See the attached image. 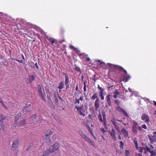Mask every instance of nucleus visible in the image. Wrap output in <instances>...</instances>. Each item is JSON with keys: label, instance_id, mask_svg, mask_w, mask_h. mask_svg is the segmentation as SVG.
Segmentation results:
<instances>
[{"label": "nucleus", "instance_id": "nucleus-35", "mask_svg": "<svg viewBox=\"0 0 156 156\" xmlns=\"http://www.w3.org/2000/svg\"><path fill=\"white\" fill-rule=\"evenodd\" d=\"M98 120L100 121L101 122H102V115L101 114H100L98 116Z\"/></svg>", "mask_w": 156, "mask_h": 156}, {"label": "nucleus", "instance_id": "nucleus-64", "mask_svg": "<svg viewBox=\"0 0 156 156\" xmlns=\"http://www.w3.org/2000/svg\"><path fill=\"white\" fill-rule=\"evenodd\" d=\"M5 126H3L1 127V129L2 130H4L5 129Z\"/></svg>", "mask_w": 156, "mask_h": 156}, {"label": "nucleus", "instance_id": "nucleus-1", "mask_svg": "<svg viewBox=\"0 0 156 156\" xmlns=\"http://www.w3.org/2000/svg\"><path fill=\"white\" fill-rule=\"evenodd\" d=\"M110 67L109 71L115 72V70H118L119 72L125 74V75L123 76V80L125 82H127L131 78L130 76L127 74V71L122 67L119 66L114 65L110 63H108Z\"/></svg>", "mask_w": 156, "mask_h": 156}, {"label": "nucleus", "instance_id": "nucleus-34", "mask_svg": "<svg viewBox=\"0 0 156 156\" xmlns=\"http://www.w3.org/2000/svg\"><path fill=\"white\" fill-rule=\"evenodd\" d=\"M122 112L123 115L124 116H126L128 118H129V116L128 113L124 110H123V111Z\"/></svg>", "mask_w": 156, "mask_h": 156}, {"label": "nucleus", "instance_id": "nucleus-59", "mask_svg": "<svg viewBox=\"0 0 156 156\" xmlns=\"http://www.w3.org/2000/svg\"><path fill=\"white\" fill-rule=\"evenodd\" d=\"M90 112L92 111L93 112H94V108L93 107L90 109Z\"/></svg>", "mask_w": 156, "mask_h": 156}, {"label": "nucleus", "instance_id": "nucleus-44", "mask_svg": "<svg viewBox=\"0 0 156 156\" xmlns=\"http://www.w3.org/2000/svg\"><path fill=\"white\" fill-rule=\"evenodd\" d=\"M87 55H85V54L84 53H81L80 54V56H82L83 57H86Z\"/></svg>", "mask_w": 156, "mask_h": 156}, {"label": "nucleus", "instance_id": "nucleus-54", "mask_svg": "<svg viewBox=\"0 0 156 156\" xmlns=\"http://www.w3.org/2000/svg\"><path fill=\"white\" fill-rule=\"evenodd\" d=\"M14 59L16 60L17 61L19 62L20 63H23V61L22 60H19L17 59Z\"/></svg>", "mask_w": 156, "mask_h": 156}, {"label": "nucleus", "instance_id": "nucleus-48", "mask_svg": "<svg viewBox=\"0 0 156 156\" xmlns=\"http://www.w3.org/2000/svg\"><path fill=\"white\" fill-rule=\"evenodd\" d=\"M142 128H144V129H147V127L146 125L145 124H144L142 125L141 126Z\"/></svg>", "mask_w": 156, "mask_h": 156}, {"label": "nucleus", "instance_id": "nucleus-4", "mask_svg": "<svg viewBox=\"0 0 156 156\" xmlns=\"http://www.w3.org/2000/svg\"><path fill=\"white\" fill-rule=\"evenodd\" d=\"M75 108H76L77 110L79 115H82L83 117L85 116V114L84 113L85 111L83 106L81 107H79L76 105L75 106Z\"/></svg>", "mask_w": 156, "mask_h": 156}, {"label": "nucleus", "instance_id": "nucleus-11", "mask_svg": "<svg viewBox=\"0 0 156 156\" xmlns=\"http://www.w3.org/2000/svg\"><path fill=\"white\" fill-rule=\"evenodd\" d=\"M109 133L111 135V136L112 137V138L114 140H116V137L115 136V130L112 128V130L111 131H109Z\"/></svg>", "mask_w": 156, "mask_h": 156}, {"label": "nucleus", "instance_id": "nucleus-6", "mask_svg": "<svg viewBox=\"0 0 156 156\" xmlns=\"http://www.w3.org/2000/svg\"><path fill=\"white\" fill-rule=\"evenodd\" d=\"M116 121V119H113L111 120V122L114 126L115 128L118 132H119L120 131L119 126Z\"/></svg>", "mask_w": 156, "mask_h": 156}, {"label": "nucleus", "instance_id": "nucleus-47", "mask_svg": "<svg viewBox=\"0 0 156 156\" xmlns=\"http://www.w3.org/2000/svg\"><path fill=\"white\" fill-rule=\"evenodd\" d=\"M0 103L2 104V105L4 106V107L5 108V109H7V107H6V106L5 105V104H4V103L2 101H1V100H0Z\"/></svg>", "mask_w": 156, "mask_h": 156}, {"label": "nucleus", "instance_id": "nucleus-5", "mask_svg": "<svg viewBox=\"0 0 156 156\" xmlns=\"http://www.w3.org/2000/svg\"><path fill=\"white\" fill-rule=\"evenodd\" d=\"M133 123L132 126V131L133 133L135 134H137V125L138 123L135 121H133Z\"/></svg>", "mask_w": 156, "mask_h": 156}, {"label": "nucleus", "instance_id": "nucleus-36", "mask_svg": "<svg viewBox=\"0 0 156 156\" xmlns=\"http://www.w3.org/2000/svg\"><path fill=\"white\" fill-rule=\"evenodd\" d=\"M39 94L41 96V98L42 99L44 100V101H45V98L44 94L42 93Z\"/></svg>", "mask_w": 156, "mask_h": 156}, {"label": "nucleus", "instance_id": "nucleus-50", "mask_svg": "<svg viewBox=\"0 0 156 156\" xmlns=\"http://www.w3.org/2000/svg\"><path fill=\"white\" fill-rule=\"evenodd\" d=\"M75 103H77L78 104H79L80 103V100L79 99H75Z\"/></svg>", "mask_w": 156, "mask_h": 156}, {"label": "nucleus", "instance_id": "nucleus-20", "mask_svg": "<svg viewBox=\"0 0 156 156\" xmlns=\"http://www.w3.org/2000/svg\"><path fill=\"white\" fill-rule=\"evenodd\" d=\"M26 120L25 119H23V120H21L19 123V126L20 127H22L26 125Z\"/></svg>", "mask_w": 156, "mask_h": 156}, {"label": "nucleus", "instance_id": "nucleus-18", "mask_svg": "<svg viewBox=\"0 0 156 156\" xmlns=\"http://www.w3.org/2000/svg\"><path fill=\"white\" fill-rule=\"evenodd\" d=\"M86 126L88 129V130L90 133L92 135V136H93V137L95 139V140H96L97 139L96 137L94 135V134L93 133V131L90 128V127L87 125H86Z\"/></svg>", "mask_w": 156, "mask_h": 156}, {"label": "nucleus", "instance_id": "nucleus-33", "mask_svg": "<svg viewBox=\"0 0 156 156\" xmlns=\"http://www.w3.org/2000/svg\"><path fill=\"white\" fill-rule=\"evenodd\" d=\"M98 98V97L97 94V93H94V95L92 96L91 99L92 100H94L95 98L97 99Z\"/></svg>", "mask_w": 156, "mask_h": 156}, {"label": "nucleus", "instance_id": "nucleus-53", "mask_svg": "<svg viewBox=\"0 0 156 156\" xmlns=\"http://www.w3.org/2000/svg\"><path fill=\"white\" fill-rule=\"evenodd\" d=\"M57 122L58 123V124L60 125H62V123L61 121L59 119H58L56 120Z\"/></svg>", "mask_w": 156, "mask_h": 156}, {"label": "nucleus", "instance_id": "nucleus-41", "mask_svg": "<svg viewBox=\"0 0 156 156\" xmlns=\"http://www.w3.org/2000/svg\"><path fill=\"white\" fill-rule=\"evenodd\" d=\"M134 142L135 145V147H137V141L136 140L135 138L134 139Z\"/></svg>", "mask_w": 156, "mask_h": 156}, {"label": "nucleus", "instance_id": "nucleus-37", "mask_svg": "<svg viewBox=\"0 0 156 156\" xmlns=\"http://www.w3.org/2000/svg\"><path fill=\"white\" fill-rule=\"evenodd\" d=\"M116 109L117 111L122 112L124 109L119 107H116Z\"/></svg>", "mask_w": 156, "mask_h": 156}, {"label": "nucleus", "instance_id": "nucleus-10", "mask_svg": "<svg viewBox=\"0 0 156 156\" xmlns=\"http://www.w3.org/2000/svg\"><path fill=\"white\" fill-rule=\"evenodd\" d=\"M141 119L142 120H145L146 123L149 122V116L145 114H143L141 116Z\"/></svg>", "mask_w": 156, "mask_h": 156}, {"label": "nucleus", "instance_id": "nucleus-62", "mask_svg": "<svg viewBox=\"0 0 156 156\" xmlns=\"http://www.w3.org/2000/svg\"><path fill=\"white\" fill-rule=\"evenodd\" d=\"M2 123L0 124V126L1 127L3 126H5V123L3 122H1Z\"/></svg>", "mask_w": 156, "mask_h": 156}, {"label": "nucleus", "instance_id": "nucleus-9", "mask_svg": "<svg viewBox=\"0 0 156 156\" xmlns=\"http://www.w3.org/2000/svg\"><path fill=\"white\" fill-rule=\"evenodd\" d=\"M111 95L109 94H108L107 95L106 97V101L108 104V105H106V107H111L112 106V103L110 98V97Z\"/></svg>", "mask_w": 156, "mask_h": 156}, {"label": "nucleus", "instance_id": "nucleus-38", "mask_svg": "<svg viewBox=\"0 0 156 156\" xmlns=\"http://www.w3.org/2000/svg\"><path fill=\"white\" fill-rule=\"evenodd\" d=\"M120 144L119 145L120 147L122 149L124 147V143L122 142V141H120Z\"/></svg>", "mask_w": 156, "mask_h": 156}, {"label": "nucleus", "instance_id": "nucleus-7", "mask_svg": "<svg viewBox=\"0 0 156 156\" xmlns=\"http://www.w3.org/2000/svg\"><path fill=\"white\" fill-rule=\"evenodd\" d=\"M64 75L65 76V85L66 86V89L68 88L69 87V75H67L65 73H63Z\"/></svg>", "mask_w": 156, "mask_h": 156}, {"label": "nucleus", "instance_id": "nucleus-56", "mask_svg": "<svg viewBox=\"0 0 156 156\" xmlns=\"http://www.w3.org/2000/svg\"><path fill=\"white\" fill-rule=\"evenodd\" d=\"M114 102L116 104H119V101L118 100H115L114 101Z\"/></svg>", "mask_w": 156, "mask_h": 156}, {"label": "nucleus", "instance_id": "nucleus-12", "mask_svg": "<svg viewBox=\"0 0 156 156\" xmlns=\"http://www.w3.org/2000/svg\"><path fill=\"white\" fill-rule=\"evenodd\" d=\"M148 136L150 140L151 143L153 144L154 142H156V137L155 135H148Z\"/></svg>", "mask_w": 156, "mask_h": 156}, {"label": "nucleus", "instance_id": "nucleus-51", "mask_svg": "<svg viewBox=\"0 0 156 156\" xmlns=\"http://www.w3.org/2000/svg\"><path fill=\"white\" fill-rule=\"evenodd\" d=\"M141 148L143 150H146L147 151V148H149V147H148V146H146L145 147H141Z\"/></svg>", "mask_w": 156, "mask_h": 156}, {"label": "nucleus", "instance_id": "nucleus-15", "mask_svg": "<svg viewBox=\"0 0 156 156\" xmlns=\"http://www.w3.org/2000/svg\"><path fill=\"white\" fill-rule=\"evenodd\" d=\"M19 145V142L18 140H15L13 141L12 144V147L14 148H17L18 147Z\"/></svg>", "mask_w": 156, "mask_h": 156}, {"label": "nucleus", "instance_id": "nucleus-14", "mask_svg": "<svg viewBox=\"0 0 156 156\" xmlns=\"http://www.w3.org/2000/svg\"><path fill=\"white\" fill-rule=\"evenodd\" d=\"M54 130L53 129L48 130L45 133V136L50 137V136L51 135L54 133Z\"/></svg>", "mask_w": 156, "mask_h": 156}, {"label": "nucleus", "instance_id": "nucleus-24", "mask_svg": "<svg viewBox=\"0 0 156 156\" xmlns=\"http://www.w3.org/2000/svg\"><path fill=\"white\" fill-rule=\"evenodd\" d=\"M7 118L6 116L4 115H1L0 116V122H2L5 120Z\"/></svg>", "mask_w": 156, "mask_h": 156}, {"label": "nucleus", "instance_id": "nucleus-49", "mask_svg": "<svg viewBox=\"0 0 156 156\" xmlns=\"http://www.w3.org/2000/svg\"><path fill=\"white\" fill-rule=\"evenodd\" d=\"M105 126H107V122L106 120H103L102 122Z\"/></svg>", "mask_w": 156, "mask_h": 156}, {"label": "nucleus", "instance_id": "nucleus-13", "mask_svg": "<svg viewBox=\"0 0 156 156\" xmlns=\"http://www.w3.org/2000/svg\"><path fill=\"white\" fill-rule=\"evenodd\" d=\"M94 107L96 111L98 110V108L100 107L99 101L98 98L95 100L94 104Z\"/></svg>", "mask_w": 156, "mask_h": 156}, {"label": "nucleus", "instance_id": "nucleus-22", "mask_svg": "<svg viewBox=\"0 0 156 156\" xmlns=\"http://www.w3.org/2000/svg\"><path fill=\"white\" fill-rule=\"evenodd\" d=\"M64 86L63 83L62 81L59 83V86L58 87V88L60 90L63 88Z\"/></svg>", "mask_w": 156, "mask_h": 156}, {"label": "nucleus", "instance_id": "nucleus-19", "mask_svg": "<svg viewBox=\"0 0 156 156\" xmlns=\"http://www.w3.org/2000/svg\"><path fill=\"white\" fill-rule=\"evenodd\" d=\"M121 132L126 137H127L128 136V132L126 129L125 128L122 129L121 130Z\"/></svg>", "mask_w": 156, "mask_h": 156}, {"label": "nucleus", "instance_id": "nucleus-2", "mask_svg": "<svg viewBox=\"0 0 156 156\" xmlns=\"http://www.w3.org/2000/svg\"><path fill=\"white\" fill-rule=\"evenodd\" d=\"M46 91V94H47V98L48 99V105L51 109L53 110L55 109V107L53 105V103L51 99L49 92L48 90H47Z\"/></svg>", "mask_w": 156, "mask_h": 156}, {"label": "nucleus", "instance_id": "nucleus-40", "mask_svg": "<svg viewBox=\"0 0 156 156\" xmlns=\"http://www.w3.org/2000/svg\"><path fill=\"white\" fill-rule=\"evenodd\" d=\"M98 88L99 90H101L100 91H102L104 92V89L102 88L101 87H100L99 85H98Z\"/></svg>", "mask_w": 156, "mask_h": 156}, {"label": "nucleus", "instance_id": "nucleus-45", "mask_svg": "<svg viewBox=\"0 0 156 156\" xmlns=\"http://www.w3.org/2000/svg\"><path fill=\"white\" fill-rule=\"evenodd\" d=\"M31 106V104L30 103L29 104H26L25 106V107L26 108H29Z\"/></svg>", "mask_w": 156, "mask_h": 156}, {"label": "nucleus", "instance_id": "nucleus-61", "mask_svg": "<svg viewBox=\"0 0 156 156\" xmlns=\"http://www.w3.org/2000/svg\"><path fill=\"white\" fill-rule=\"evenodd\" d=\"M79 100L81 101H83L84 99L83 97L81 96L80 98L79 99Z\"/></svg>", "mask_w": 156, "mask_h": 156}, {"label": "nucleus", "instance_id": "nucleus-42", "mask_svg": "<svg viewBox=\"0 0 156 156\" xmlns=\"http://www.w3.org/2000/svg\"><path fill=\"white\" fill-rule=\"evenodd\" d=\"M130 152L129 151L125 150V154L126 156H129Z\"/></svg>", "mask_w": 156, "mask_h": 156}, {"label": "nucleus", "instance_id": "nucleus-55", "mask_svg": "<svg viewBox=\"0 0 156 156\" xmlns=\"http://www.w3.org/2000/svg\"><path fill=\"white\" fill-rule=\"evenodd\" d=\"M102 116H103V120H106L105 115V114H103Z\"/></svg>", "mask_w": 156, "mask_h": 156}, {"label": "nucleus", "instance_id": "nucleus-52", "mask_svg": "<svg viewBox=\"0 0 156 156\" xmlns=\"http://www.w3.org/2000/svg\"><path fill=\"white\" fill-rule=\"evenodd\" d=\"M37 117V115L36 114L33 115L31 116V118L32 119H35Z\"/></svg>", "mask_w": 156, "mask_h": 156}, {"label": "nucleus", "instance_id": "nucleus-29", "mask_svg": "<svg viewBox=\"0 0 156 156\" xmlns=\"http://www.w3.org/2000/svg\"><path fill=\"white\" fill-rule=\"evenodd\" d=\"M29 81L30 82H33L35 79V76L34 75H32L29 76Z\"/></svg>", "mask_w": 156, "mask_h": 156}, {"label": "nucleus", "instance_id": "nucleus-27", "mask_svg": "<svg viewBox=\"0 0 156 156\" xmlns=\"http://www.w3.org/2000/svg\"><path fill=\"white\" fill-rule=\"evenodd\" d=\"M46 140V142L48 145H50L51 144V140L50 137L45 136Z\"/></svg>", "mask_w": 156, "mask_h": 156}, {"label": "nucleus", "instance_id": "nucleus-17", "mask_svg": "<svg viewBox=\"0 0 156 156\" xmlns=\"http://www.w3.org/2000/svg\"><path fill=\"white\" fill-rule=\"evenodd\" d=\"M47 39L49 42L51 43L52 44L53 43L57 44L58 42L57 41L53 38L48 37L47 38Z\"/></svg>", "mask_w": 156, "mask_h": 156}, {"label": "nucleus", "instance_id": "nucleus-28", "mask_svg": "<svg viewBox=\"0 0 156 156\" xmlns=\"http://www.w3.org/2000/svg\"><path fill=\"white\" fill-rule=\"evenodd\" d=\"M39 119H40V120H38L37 122H39V123H42L43 121H44L43 123H44V124H45L46 123V121L45 120H43L42 119V117L41 116H39Z\"/></svg>", "mask_w": 156, "mask_h": 156}, {"label": "nucleus", "instance_id": "nucleus-39", "mask_svg": "<svg viewBox=\"0 0 156 156\" xmlns=\"http://www.w3.org/2000/svg\"><path fill=\"white\" fill-rule=\"evenodd\" d=\"M70 49L74 50L75 51H76L77 50V49L73 45H71L70 47Z\"/></svg>", "mask_w": 156, "mask_h": 156}, {"label": "nucleus", "instance_id": "nucleus-46", "mask_svg": "<svg viewBox=\"0 0 156 156\" xmlns=\"http://www.w3.org/2000/svg\"><path fill=\"white\" fill-rule=\"evenodd\" d=\"M84 84V87L83 88V90L84 91H86V83L85 81H84L83 82Z\"/></svg>", "mask_w": 156, "mask_h": 156}, {"label": "nucleus", "instance_id": "nucleus-8", "mask_svg": "<svg viewBox=\"0 0 156 156\" xmlns=\"http://www.w3.org/2000/svg\"><path fill=\"white\" fill-rule=\"evenodd\" d=\"M22 113L20 112L16 115L15 117V122H16V123H14L13 124V126H14L15 127H16L17 125L16 124L17 121L20 119L21 118L22 116Z\"/></svg>", "mask_w": 156, "mask_h": 156}, {"label": "nucleus", "instance_id": "nucleus-57", "mask_svg": "<svg viewBox=\"0 0 156 156\" xmlns=\"http://www.w3.org/2000/svg\"><path fill=\"white\" fill-rule=\"evenodd\" d=\"M101 132H103V133H105L106 132V130L103 128H102L101 129Z\"/></svg>", "mask_w": 156, "mask_h": 156}, {"label": "nucleus", "instance_id": "nucleus-30", "mask_svg": "<svg viewBox=\"0 0 156 156\" xmlns=\"http://www.w3.org/2000/svg\"><path fill=\"white\" fill-rule=\"evenodd\" d=\"M104 92L102 91H100L99 93V96L101 97V100H104V97L103 95Z\"/></svg>", "mask_w": 156, "mask_h": 156}, {"label": "nucleus", "instance_id": "nucleus-32", "mask_svg": "<svg viewBox=\"0 0 156 156\" xmlns=\"http://www.w3.org/2000/svg\"><path fill=\"white\" fill-rule=\"evenodd\" d=\"M37 89L39 93V94L42 93V89L41 87L39 84H38L37 85Z\"/></svg>", "mask_w": 156, "mask_h": 156}, {"label": "nucleus", "instance_id": "nucleus-23", "mask_svg": "<svg viewBox=\"0 0 156 156\" xmlns=\"http://www.w3.org/2000/svg\"><path fill=\"white\" fill-rule=\"evenodd\" d=\"M114 95L113 97L114 98H117V96L120 94L119 92L118 91V90L116 89H115V91L114 92Z\"/></svg>", "mask_w": 156, "mask_h": 156}, {"label": "nucleus", "instance_id": "nucleus-25", "mask_svg": "<svg viewBox=\"0 0 156 156\" xmlns=\"http://www.w3.org/2000/svg\"><path fill=\"white\" fill-rule=\"evenodd\" d=\"M50 153L49 150L47 149L43 152L42 156H48Z\"/></svg>", "mask_w": 156, "mask_h": 156}, {"label": "nucleus", "instance_id": "nucleus-43", "mask_svg": "<svg viewBox=\"0 0 156 156\" xmlns=\"http://www.w3.org/2000/svg\"><path fill=\"white\" fill-rule=\"evenodd\" d=\"M75 69L78 72H80L81 71V69H80V68L78 66H75Z\"/></svg>", "mask_w": 156, "mask_h": 156}, {"label": "nucleus", "instance_id": "nucleus-58", "mask_svg": "<svg viewBox=\"0 0 156 156\" xmlns=\"http://www.w3.org/2000/svg\"><path fill=\"white\" fill-rule=\"evenodd\" d=\"M35 66H36V68L37 69H39V66H38V65H37V63L36 62L35 63Z\"/></svg>", "mask_w": 156, "mask_h": 156}, {"label": "nucleus", "instance_id": "nucleus-60", "mask_svg": "<svg viewBox=\"0 0 156 156\" xmlns=\"http://www.w3.org/2000/svg\"><path fill=\"white\" fill-rule=\"evenodd\" d=\"M55 101H56V102L57 103H58V98H57L56 97H55Z\"/></svg>", "mask_w": 156, "mask_h": 156}, {"label": "nucleus", "instance_id": "nucleus-26", "mask_svg": "<svg viewBox=\"0 0 156 156\" xmlns=\"http://www.w3.org/2000/svg\"><path fill=\"white\" fill-rule=\"evenodd\" d=\"M78 132L79 134L83 138H84L87 135H86L82 130H79L78 131Z\"/></svg>", "mask_w": 156, "mask_h": 156}, {"label": "nucleus", "instance_id": "nucleus-16", "mask_svg": "<svg viewBox=\"0 0 156 156\" xmlns=\"http://www.w3.org/2000/svg\"><path fill=\"white\" fill-rule=\"evenodd\" d=\"M83 139H84L86 141L88 142V143L90 144L91 145L93 146H94V144L92 140L90 139V138L88 137L87 135L85 136Z\"/></svg>", "mask_w": 156, "mask_h": 156}, {"label": "nucleus", "instance_id": "nucleus-3", "mask_svg": "<svg viewBox=\"0 0 156 156\" xmlns=\"http://www.w3.org/2000/svg\"><path fill=\"white\" fill-rule=\"evenodd\" d=\"M60 147V145L59 143L56 142L53 145L50 146L49 149H48L51 153H52L54 152L57 151Z\"/></svg>", "mask_w": 156, "mask_h": 156}, {"label": "nucleus", "instance_id": "nucleus-63", "mask_svg": "<svg viewBox=\"0 0 156 156\" xmlns=\"http://www.w3.org/2000/svg\"><path fill=\"white\" fill-rule=\"evenodd\" d=\"M137 129H138L139 130L141 131L142 129V127L140 126H138L137 127Z\"/></svg>", "mask_w": 156, "mask_h": 156}, {"label": "nucleus", "instance_id": "nucleus-31", "mask_svg": "<svg viewBox=\"0 0 156 156\" xmlns=\"http://www.w3.org/2000/svg\"><path fill=\"white\" fill-rule=\"evenodd\" d=\"M23 112H25V114L27 113L30 112V110L29 109L24 107L23 109Z\"/></svg>", "mask_w": 156, "mask_h": 156}, {"label": "nucleus", "instance_id": "nucleus-21", "mask_svg": "<svg viewBox=\"0 0 156 156\" xmlns=\"http://www.w3.org/2000/svg\"><path fill=\"white\" fill-rule=\"evenodd\" d=\"M147 151L151 154V156H154L156 155V153L153 150H151L149 148H147Z\"/></svg>", "mask_w": 156, "mask_h": 156}]
</instances>
